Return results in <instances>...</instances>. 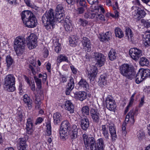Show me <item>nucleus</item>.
I'll return each instance as SVG.
<instances>
[{
	"mask_svg": "<svg viewBox=\"0 0 150 150\" xmlns=\"http://www.w3.org/2000/svg\"><path fill=\"white\" fill-rule=\"evenodd\" d=\"M43 119L41 117H39L37 118L36 122L35 123L36 125L37 124H39L41 123L42 121H43Z\"/></svg>",
	"mask_w": 150,
	"mask_h": 150,
	"instance_id": "nucleus-63",
	"label": "nucleus"
},
{
	"mask_svg": "<svg viewBox=\"0 0 150 150\" xmlns=\"http://www.w3.org/2000/svg\"><path fill=\"white\" fill-rule=\"evenodd\" d=\"M142 55L141 50L137 48H132V59L136 61Z\"/></svg>",
	"mask_w": 150,
	"mask_h": 150,
	"instance_id": "nucleus-11",
	"label": "nucleus"
},
{
	"mask_svg": "<svg viewBox=\"0 0 150 150\" xmlns=\"http://www.w3.org/2000/svg\"><path fill=\"white\" fill-rule=\"evenodd\" d=\"M120 73L128 79L131 77V66L128 64L125 63L119 67Z\"/></svg>",
	"mask_w": 150,
	"mask_h": 150,
	"instance_id": "nucleus-5",
	"label": "nucleus"
},
{
	"mask_svg": "<svg viewBox=\"0 0 150 150\" xmlns=\"http://www.w3.org/2000/svg\"><path fill=\"white\" fill-rule=\"evenodd\" d=\"M77 2H79L80 5L83 7H86L87 6L86 2V0H78Z\"/></svg>",
	"mask_w": 150,
	"mask_h": 150,
	"instance_id": "nucleus-55",
	"label": "nucleus"
},
{
	"mask_svg": "<svg viewBox=\"0 0 150 150\" xmlns=\"http://www.w3.org/2000/svg\"><path fill=\"white\" fill-rule=\"evenodd\" d=\"M15 78L12 74L6 76L4 79V87L5 89L9 92H13L15 90Z\"/></svg>",
	"mask_w": 150,
	"mask_h": 150,
	"instance_id": "nucleus-4",
	"label": "nucleus"
},
{
	"mask_svg": "<svg viewBox=\"0 0 150 150\" xmlns=\"http://www.w3.org/2000/svg\"><path fill=\"white\" fill-rule=\"evenodd\" d=\"M35 103H36L35 108L37 109H40V105L42 103L40 100L39 99L38 96H35Z\"/></svg>",
	"mask_w": 150,
	"mask_h": 150,
	"instance_id": "nucleus-42",
	"label": "nucleus"
},
{
	"mask_svg": "<svg viewBox=\"0 0 150 150\" xmlns=\"http://www.w3.org/2000/svg\"><path fill=\"white\" fill-rule=\"evenodd\" d=\"M141 23L146 28L150 27V22L148 20H145L143 19L141 20Z\"/></svg>",
	"mask_w": 150,
	"mask_h": 150,
	"instance_id": "nucleus-48",
	"label": "nucleus"
},
{
	"mask_svg": "<svg viewBox=\"0 0 150 150\" xmlns=\"http://www.w3.org/2000/svg\"><path fill=\"white\" fill-rule=\"evenodd\" d=\"M38 77L39 78H42V81L43 82L45 83L46 81L47 75L46 74H40L38 75Z\"/></svg>",
	"mask_w": 150,
	"mask_h": 150,
	"instance_id": "nucleus-53",
	"label": "nucleus"
},
{
	"mask_svg": "<svg viewBox=\"0 0 150 150\" xmlns=\"http://www.w3.org/2000/svg\"><path fill=\"white\" fill-rule=\"evenodd\" d=\"M130 117H131V112L130 111L126 116L125 120V122L126 124L129 122V119Z\"/></svg>",
	"mask_w": 150,
	"mask_h": 150,
	"instance_id": "nucleus-58",
	"label": "nucleus"
},
{
	"mask_svg": "<svg viewBox=\"0 0 150 150\" xmlns=\"http://www.w3.org/2000/svg\"><path fill=\"white\" fill-rule=\"evenodd\" d=\"M146 13L144 10L140 9L137 13V14L135 15L133 18L137 20H139L141 18L144 17Z\"/></svg>",
	"mask_w": 150,
	"mask_h": 150,
	"instance_id": "nucleus-28",
	"label": "nucleus"
},
{
	"mask_svg": "<svg viewBox=\"0 0 150 150\" xmlns=\"http://www.w3.org/2000/svg\"><path fill=\"white\" fill-rule=\"evenodd\" d=\"M80 125L81 128L84 130H86L88 128L90 123L88 118H83L81 119Z\"/></svg>",
	"mask_w": 150,
	"mask_h": 150,
	"instance_id": "nucleus-16",
	"label": "nucleus"
},
{
	"mask_svg": "<svg viewBox=\"0 0 150 150\" xmlns=\"http://www.w3.org/2000/svg\"><path fill=\"white\" fill-rule=\"evenodd\" d=\"M69 42L70 46H75L77 43L76 38L74 36H71L69 39Z\"/></svg>",
	"mask_w": 150,
	"mask_h": 150,
	"instance_id": "nucleus-40",
	"label": "nucleus"
},
{
	"mask_svg": "<svg viewBox=\"0 0 150 150\" xmlns=\"http://www.w3.org/2000/svg\"><path fill=\"white\" fill-rule=\"evenodd\" d=\"M96 18L97 20L105 21L104 16L102 14H98L96 15Z\"/></svg>",
	"mask_w": 150,
	"mask_h": 150,
	"instance_id": "nucleus-54",
	"label": "nucleus"
},
{
	"mask_svg": "<svg viewBox=\"0 0 150 150\" xmlns=\"http://www.w3.org/2000/svg\"><path fill=\"white\" fill-rule=\"evenodd\" d=\"M108 124H107V125H103L101 126L102 129H101V131L103 134V136L106 139H109V134L108 133Z\"/></svg>",
	"mask_w": 150,
	"mask_h": 150,
	"instance_id": "nucleus-26",
	"label": "nucleus"
},
{
	"mask_svg": "<svg viewBox=\"0 0 150 150\" xmlns=\"http://www.w3.org/2000/svg\"><path fill=\"white\" fill-rule=\"evenodd\" d=\"M71 129L70 131L78 132V128L77 126L75 125H73L72 126H71Z\"/></svg>",
	"mask_w": 150,
	"mask_h": 150,
	"instance_id": "nucleus-59",
	"label": "nucleus"
},
{
	"mask_svg": "<svg viewBox=\"0 0 150 150\" xmlns=\"http://www.w3.org/2000/svg\"><path fill=\"white\" fill-rule=\"evenodd\" d=\"M78 24L81 26L85 27L88 24V21L82 18H79L78 21Z\"/></svg>",
	"mask_w": 150,
	"mask_h": 150,
	"instance_id": "nucleus-43",
	"label": "nucleus"
},
{
	"mask_svg": "<svg viewBox=\"0 0 150 150\" xmlns=\"http://www.w3.org/2000/svg\"><path fill=\"white\" fill-rule=\"evenodd\" d=\"M74 79L72 77H71L66 87V89L65 93L67 95L70 94L71 92L74 88Z\"/></svg>",
	"mask_w": 150,
	"mask_h": 150,
	"instance_id": "nucleus-12",
	"label": "nucleus"
},
{
	"mask_svg": "<svg viewBox=\"0 0 150 150\" xmlns=\"http://www.w3.org/2000/svg\"><path fill=\"white\" fill-rule=\"evenodd\" d=\"M43 53L44 57H47L48 55V50L47 49H45Z\"/></svg>",
	"mask_w": 150,
	"mask_h": 150,
	"instance_id": "nucleus-64",
	"label": "nucleus"
},
{
	"mask_svg": "<svg viewBox=\"0 0 150 150\" xmlns=\"http://www.w3.org/2000/svg\"><path fill=\"white\" fill-rule=\"evenodd\" d=\"M6 61L8 68L10 67L14 63V60L9 55H7L6 57Z\"/></svg>",
	"mask_w": 150,
	"mask_h": 150,
	"instance_id": "nucleus-36",
	"label": "nucleus"
},
{
	"mask_svg": "<svg viewBox=\"0 0 150 150\" xmlns=\"http://www.w3.org/2000/svg\"><path fill=\"white\" fill-rule=\"evenodd\" d=\"M32 65L30 64L28 65V68L30 69L32 71V74L35 75L36 73V72L34 68L35 67V62H33L31 63Z\"/></svg>",
	"mask_w": 150,
	"mask_h": 150,
	"instance_id": "nucleus-45",
	"label": "nucleus"
},
{
	"mask_svg": "<svg viewBox=\"0 0 150 150\" xmlns=\"http://www.w3.org/2000/svg\"><path fill=\"white\" fill-rule=\"evenodd\" d=\"M20 149L19 150H26L27 145L26 144V141L24 138L20 139Z\"/></svg>",
	"mask_w": 150,
	"mask_h": 150,
	"instance_id": "nucleus-33",
	"label": "nucleus"
},
{
	"mask_svg": "<svg viewBox=\"0 0 150 150\" xmlns=\"http://www.w3.org/2000/svg\"><path fill=\"white\" fill-rule=\"evenodd\" d=\"M25 41L23 37H18L16 38L14 45V48L18 55L22 54L25 50Z\"/></svg>",
	"mask_w": 150,
	"mask_h": 150,
	"instance_id": "nucleus-3",
	"label": "nucleus"
},
{
	"mask_svg": "<svg viewBox=\"0 0 150 150\" xmlns=\"http://www.w3.org/2000/svg\"><path fill=\"white\" fill-rule=\"evenodd\" d=\"M145 136V133L143 129H141L138 132L137 137L139 139H142Z\"/></svg>",
	"mask_w": 150,
	"mask_h": 150,
	"instance_id": "nucleus-50",
	"label": "nucleus"
},
{
	"mask_svg": "<svg viewBox=\"0 0 150 150\" xmlns=\"http://www.w3.org/2000/svg\"><path fill=\"white\" fill-rule=\"evenodd\" d=\"M115 36L119 38H121L124 36V34L122 30L119 28H116L115 29Z\"/></svg>",
	"mask_w": 150,
	"mask_h": 150,
	"instance_id": "nucleus-35",
	"label": "nucleus"
},
{
	"mask_svg": "<svg viewBox=\"0 0 150 150\" xmlns=\"http://www.w3.org/2000/svg\"><path fill=\"white\" fill-rule=\"evenodd\" d=\"M131 97L130 98V100L129 103V105L126 107L125 110L124 111V114H126L127 113V112L129 110V108L131 106Z\"/></svg>",
	"mask_w": 150,
	"mask_h": 150,
	"instance_id": "nucleus-60",
	"label": "nucleus"
},
{
	"mask_svg": "<svg viewBox=\"0 0 150 150\" xmlns=\"http://www.w3.org/2000/svg\"><path fill=\"white\" fill-rule=\"evenodd\" d=\"M37 37L34 34L32 33L27 38V45L30 49H33L37 45Z\"/></svg>",
	"mask_w": 150,
	"mask_h": 150,
	"instance_id": "nucleus-6",
	"label": "nucleus"
},
{
	"mask_svg": "<svg viewBox=\"0 0 150 150\" xmlns=\"http://www.w3.org/2000/svg\"><path fill=\"white\" fill-rule=\"evenodd\" d=\"M93 56H94L97 63L96 64L99 67L104 65L105 61V57L104 55L99 52H94Z\"/></svg>",
	"mask_w": 150,
	"mask_h": 150,
	"instance_id": "nucleus-7",
	"label": "nucleus"
},
{
	"mask_svg": "<svg viewBox=\"0 0 150 150\" xmlns=\"http://www.w3.org/2000/svg\"><path fill=\"white\" fill-rule=\"evenodd\" d=\"M60 128L62 129H64L69 131H70L71 129L70 124L67 120H64L62 122Z\"/></svg>",
	"mask_w": 150,
	"mask_h": 150,
	"instance_id": "nucleus-23",
	"label": "nucleus"
},
{
	"mask_svg": "<svg viewBox=\"0 0 150 150\" xmlns=\"http://www.w3.org/2000/svg\"><path fill=\"white\" fill-rule=\"evenodd\" d=\"M129 34L130 35V38H131V30L129 27H126L125 30V37L126 39H129Z\"/></svg>",
	"mask_w": 150,
	"mask_h": 150,
	"instance_id": "nucleus-49",
	"label": "nucleus"
},
{
	"mask_svg": "<svg viewBox=\"0 0 150 150\" xmlns=\"http://www.w3.org/2000/svg\"><path fill=\"white\" fill-rule=\"evenodd\" d=\"M97 68L95 66H93L88 71V75L90 79H94L97 74Z\"/></svg>",
	"mask_w": 150,
	"mask_h": 150,
	"instance_id": "nucleus-22",
	"label": "nucleus"
},
{
	"mask_svg": "<svg viewBox=\"0 0 150 150\" xmlns=\"http://www.w3.org/2000/svg\"><path fill=\"white\" fill-rule=\"evenodd\" d=\"M47 135L50 136L51 134V127L50 123L47 124L46 125Z\"/></svg>",
	"mask_w": 150,
	"mask_h": 150,
	"instance_id": "nucleus-52",
	"label": "nucleus"
},
{
	"mask_svg": "<svg viewBox=\"0 0 150 150\" xmlns=\"http://www.w3.org/2000/svg\"><path fill=\"white\" fill-rule=\"evenodd\" d=\"M135 82L136 83L139 84L143 81L144 79L141 74V72H139V70L137 73L136 76Z\"/></svg>",
	"mask_w": 150,
	"mask_h": 150,
	"instance_id": "nucleus-38",
	"label": "nucleus"
},
{
	"mask_svg": "<svg viewBox=\"0 0 150 150\" xmlns=\"http://www.w3.org/2000/svg\"><path fill=\"white\" fill-rule=\"evenodd\" d=\"M95 150H104L105 144L104 139L103 138L98 139L95 145Z\"/></svg>",
	"mask_w": 150,
	"mask_h": 150,
	"instance_id": "nucleus-14",
	"label": "nucleus"
},
{
	"mask_svg": "<svg viewBox=\"0 0 150 150\" xmlns=\"http://www.w3.org/2000/svg\"><path fill=\"white\" fill-rule=\"evenodd\" d=\"M144 45L146 47L150 46V31H146L143 35Z\"/></svg>",
	"mask_w": 150,
	"mask_h": 150,
	"instance_id": "nucleus-18",
	"label": "nucleus"
},
{
	"mask_svg": "<svg viewBox=\"0 0 150 150\" xmlns=\"http://www.w3.org/2000/svg\"><path fill=\"white\" fill-rule=\"evenodd\" d=\"M139 64L142 67L147 66L149 64V62L148 59L145 57H143L140 59Z\"/></svg>",
	"mask_w": 150,
	"mask_h": 150,
	"instance_id": "nucleus-34",
	"label": "nucleus"
},
{
	"mask_svg": "<svg viewBox=\"0 0 150 150\" xmlns=\"http://www.w3.org/2000/svg\"><path fill=\"white\" fill-rule=\"evenodd\" d=\"M65 108L66 110L69 111L71 113L74 112V108L73 105L70 100H67L65 103Z\"/></svg>",
	"mask_w": 150,
	"mask_h": 150,
	"instance_id": "nucleus-21",
	"label": "nucleus"
},
{
	"mask_svg": "<svg viewBox=\"0 0 150 150\" xmlns=\"http://www.w3.org/2000/svg\"><path fill=\"white\" fill-rule=\"evenodd\" d=\"M106 106L107 109L111 111L114 110L116 105L113 98L110 96H108L105 100Z\"/></svg>",
	"mask_w": 150,
	"mask_h": 150,
	"instance_id": "nucleus-8",
	"label": "nucleus"
},
{
	"mask_svg": "<svg viewBox=\"0 0 150 150\" xmlns=\"http://www.w3.org/2000/svg\"><path fill=\"white\" fill-rule=\"evenodd\" d=\"M64 28L67 32H71L73 29V27L69 18H66L65 20Z\"/></svg>",
	"mask_w": 150,
	"mask_h": 150,
	"instance_id": "nucleus-20",
	"label": "nucleus"
},
{
	"mask_svg": "<svg viewBox=\"0 0 150 150\" xmlns=\"http://www.w3.org/2000/svg\"><path fill=\"white\" fill-rule=\"evenodd\" d=\"M78 84L81 88L83 87L85 90H87L88 88L89 85L86 80L83 79H81L78 83Z\"/></svg>",
	"mask_w": 150,
	"mask_h": 150,
	"instance_id": "nucleus-30",
	"label": "nucleus"
},
{
	"mask_svg": "<svg viewBox=\"0 0 150 150\" xmlns=\"http://www.w3.org/2000/svg\"><path fill=\"white\" fill-rule=\"evenodd\" d=\"M78 132L71 131L70 133V136L71 139H74L77 137Z\"/></svg>",
	"mask_w": 150,
	"mask_h": 150,
	"instance_id": "nucleus-56",
	"label": "nucleus"
},
{
	"mask_svg": "<svg viewBox=\"0 0 150 150\" xmlns=\"http://www.w3.org/2000/svg\"><path fill=\"white\" fill-rule=\"evenodd\" d=\"M139 72L141 74L144 78V79L150 77V70L148 69H139Z\"/></svg>",
	"mask_w": 150,
	"mask_h": 150,
	"instance_id": "nucleus-27",
	"label": "nucleus"
},
{
	"mask_svg": "<svg viewBox=\"0 0 150 150\" xmlns=\"http://www.w3.org/2000/svg\"><path fill=\"white\" fill-rule=\"evenodd\" d=\"M74 97L81 101H83L86 98V93L84 91L76 92L74 93Z\"/></svg>",
	"mask_w": 150,
	"mask_h": 150,
	"instance_id": "nucleus-19",
	"label": "nucleus"
},
{
	"mask_svg": "<svg viewBox=\"0 0 150 150\" xmlns=\"http://www.w3.org/2000/svg\"><path fill=\"white\" fill-rule=\"evenodd\" d=\"M33 123L32 118H28L27 120L26 124L27 132L28 134H31L33 132Z\"/></svg>",
	"mask_w": 150,
	"mask_h": 150,
	"instance_id": "nucleus-17",
	"label": "nucleus"
},
{
	"mask_svg": "<svg viewBox=\"0 0 150 150\" xmlns=\"http://www.w3.org/2000/svg\"><path fill=\"white\" fill-rule=\"evenodd\" d=\"M111 36V33L109 31L107 32L105 34L102 33L100 35V40L102 42L108 41L110 39Z\"/></svg>",
	"mask_w": 150,
	"mask_h": 150,
	"instance_id": "nucleus-24",
	"label": "nucleus"
},
{
	"mask_svg": "<svg viewBox=\"0 0 150 150\" xmlns=\"http://www.w3.org/2000/svg\"><path fill=\"white\" fill-rule=\"evenodd\" d=\"M140 9L138 6H134L132 7V11H133L132 14L133 17L135 15L137 14V13Z\"/></svg>",
	"mask_w": 150,
	"mask_h": 150,
	"instance_id": "nucleus-46",
	"label": "nucleus"
},
{
	"mask_svg": "<svg viewBox=\"0 0 150 150\" xmlns=\"http://www.w3.org/2000/svg\"><path fill=\"white\" fill-rule=\"evenodd\" d=\"M34 78L35 81L36 83L37 88L39 89H40L42 87V82L41 79L36 76H34Z\"/></svg>",
	"mask_w": 150,
	"mask_h": 150,
	"instance_id": "nucleus-44",
	"label": "nucleus"
},
{
	"mask_svg": "<svg viewBox=\"0 0 150 150\" xmlns=\"http://www.w3.org/2000/svg\"><path fill=\"white\" fill-rule=\"evenodd\" d=\"M90 115L93 122L97 123L99 122L100 114L98 110L92 108L90 110Z\"/></svg>",
	"mask_w": 150,
	"mask_h": 150,
	"instance_id": "nucleus-10",
	"label": "nucleus"
},
{
	"mask_svg": "<svg viewBox=\"0 0 150 150\" xmlns=\"http://www.w3.org/2000/svg\"><path fill=\"white\" fill-rule=\"evenodd\" d=\"M117 56V54L115 51L113 49H111L108 53V57L111 61H113L115 59Z\"/></svg>",
	"mask_w": 150,
	"mask_h": 150,
	"instance_id": "nucleus-32",
	"label": "nucleus"
},
{
	"mask_svg": "<svg viewBox=\"0 0 150 150\" xmlns=\"http://www.w3.org/2000/svg\"><path fill=\"white\" fill-rule=\"evenodd\" d=\"M106 75L105 74L101 75L99 79L100 86L102 87H103L105 86L107 83V81L106 80Z\"/></svg>",
	"mask_w": 150,
	"mask_h": 150,
	"instance_id": "nucleus-31",
	"label": "nucleus"
},
{
	"mask_svg": "<svg viewBox=\"0 0 150 150\" xmlns=\"http://www.w3.org/2000/svg\"><path fill=\"white\" fill-rule=\"evenodd\" d=\"M54 122L55 124L57 125L60 123L62 119L61 114L58 112H56L53 115Z\"/></svg>",
	"mask_w": 150,
	"mask_h": 150,
	"instance_id": "nucleus-25",
	"label": "nucleus"
},
{
	"mask_svg": "<svg viewBox=\"0 0 150 150\" xmlns=\"http://www.w3.org/2000/svg\"><path fill=\"white\" fill-rule=\"evenodd\" d=\"M54 45L55 46V50L57 53H58L61 50V44L58 42H55L54 43Z\"/></svg>",
	"mask_w": 150,
	"mask_h": 150,
	"instance_id": "nucleus-47",
	"label": "nucleus"
},
{
	"mask_svg": "<svg viewBox=\"0 0 150 150\" xmlns=\"http://www.w3.org/2000/svg\"><path fill=\"white\" fill-rule=\"evenodd\" d=\"M108 126L109 128L112 139L113 140H115L117 138V136L116 135V128L115 125L112 123H108Z\"/></svg>",
	"mask_w": 150,
	"mask_h": 150,
	"instance_id": "nucleus-13",
	"label": "nucleus"
},
{
	"mask_svg": "<svg viewBox=\"0 0 150 150\" xmlns=\"http://www.w3.org/2000/svg\"><path fill=\"white\" fill-rule=\"evenodd\" d=\"M83 48L85 49H87L88 52L90 51L91 47L90 40L86 37H83L81 41Z\"/></svg>",
	"mask_w": 150,
	"mask_h": 150,
	"instance_id": "nucleus-15",
	"label": "nucleus"
},
{
	"mask_svg": "<svg viewBox=\"0 0 150 150\" xmlns=\"http://www.w3.org/2000/svg\"><path fill=\"white\" fill-rule=\"evenodd\" d=\"M23 100L24 103H25L29 108H31L32 101L28 95L25 94L23 96Z\"/></svg>",
	"mask_w": 150,
	"mask_h": 150,
	"instance_id": "nucleus-29",
	"label": "nucleus"
},
{
	"mask_svg": "<svg viewBox=\"0 0 150 150\" xmlns=\"http://www.w3.org/2000/svg\"><path fill=\"white\" fill-rule=\"evenodd\" d=\"M56 14L54 15V11L50 9L43 15L42 21L46 29L50 31L54 28L56 21L62 23L64 19V8L61 4L58 5L56 8Z\"/></svg>",
	"mask_w": 150,
	"mask_h": 150,
	"instance_id": "nucleus-1",
	"label": "nucleus"
},
{
	"mask_svg": "<svg viewBox=\"0 0 150 150\" xmlns=\"http://www.w3.org/2000/svg\"><path fill=\"white\" fill-rule=\"evenodd\" d=\"M132 2L133 4H134L135 6H139L140 5V1L139 0H133Z\"/></svg>",
	"mask_w": 150,
	"mask_h": 150,
	"instance_id": "nucleus-61",
	"label": "nucleus"
},
{
	"mask_svg": "<svg viewBox=\"0 0 150 150\" xmlns=\"http://www.w3.org/2000/svg\"><path fill=\"white\" fill-rule=\"evenodd\" d=\"M81 111L83 115L84 116H87L89 115V109L88 106L86 105L82 107Z\"/></svg>",
	"mask_w": 150,
	"mask_h": 150,
	"instance_id": "nucleus-39",
	"label": "nucleus"
},
{
	"mask_svg": "<svg viewBox=\"0 0 150 150\" xmlns=\"http://www.w3.org/2000/svg\"><path fill=\"white\" fill-rule=\"evenodd\" d=\"M59 62H60L62 61H65L67 62H68V60L67 57L65 56H63L62 55H60L59 56Z\"/></svg>",
	"mask_w": 150,
	"mask_h": 150,
	"instance_id": "nucleus-51",
	"label": "nucleus"
},
{
	"mask_svg": "<svg viewBox=\"0 0 150 150\" xmlns=\"http://www.w3.org/2000/svg\"><path fill=\"white\" fill-rule=\"evenodd\" d=\"M71 69L73 72L74 74H76L77 72V69L75 68L74 66L71 65L70 66Z\"/></svg>",
	"mask_w": 150,
	"mask_h": 150,
	"instance_id": "nucleus-62",
	"label": "nucleus"
},
{
	"mask_svg": "<svg viewBox=\"0 0 150 150\" xmlns=\"http://www.w3.org/2000/svg\"><path fill=\"white\" fill-rule=\"evenodd\" d=\"M84 11V9L83 7L78 8L76 11L78 14H81L83 13Z\"/></svg>",
	"mask_w": 150,
	"mask_h": 150,
	"instance_id": "nucleus-57",
	"label": "nucleus"
},
{
	"mask_svg": "<svg viewBox=\"0 0 150 150\" xmlns=\"http://www.w3.org/2000/svg\"><path fill=\"white\" fill-rule=\"evenodd\" d=\"M68 131H66L64 129H62L60 128L59 130V134L60 138L61 139H64L67 136L68 134L67 132Z\"/></svg>",
	"mask_w": 150,
	"mask_h": 150,
	"instance_id": "nucleus-41",
	"label": "nucleus"
},
{
	"mask_svg": "<svg viewBox=\"0 0 150 150\" xmlns=\"http://www.w3.org/2000/svg\"><path fill=\"white\" fill-rule=\"evenodd\" d=\"M21 18L24 25L30 28H33L37 25V21L34 14L28 10L24 11L21 14Z\"/></svg>",
	"mask_w": 150,
	"mask_h": 150,
	"instance_id": "nucleus-2",
	"label": "nucleus"
},
{
	"mask_svg": "<svg viewBox=\"0 0 150 150\" xmlns=\"http://www.w3.org/2000/svg\"><path fill=\"white\" fill-rule=\"evenodd\" d=\"M96 15V12L93 11L86 12L84 15L85 18H93Z\"/></svg>",
	"mask_w": 150,
	"mask_h": 150,
	"instance_id": "nucleus-37",
	"label": "nucleus"
},
{
	"mask_svg": "<svg viewBox=\"0 0 150 150\" xmlns=\"http://www.w3.org/2000/svg\"><path fill=\"white\" fill-rule=\"evenodd\" d=\"M84 143L86 148H90V150H95V145L96 144L95 139L93 137H89L88 138L84 140Z\"/></svg>",
	"mask_w": 150,
	"mask_h": 150,
	"instance_id": "nucleus-9",
	"label": "nucleus"
}]
</instances>
